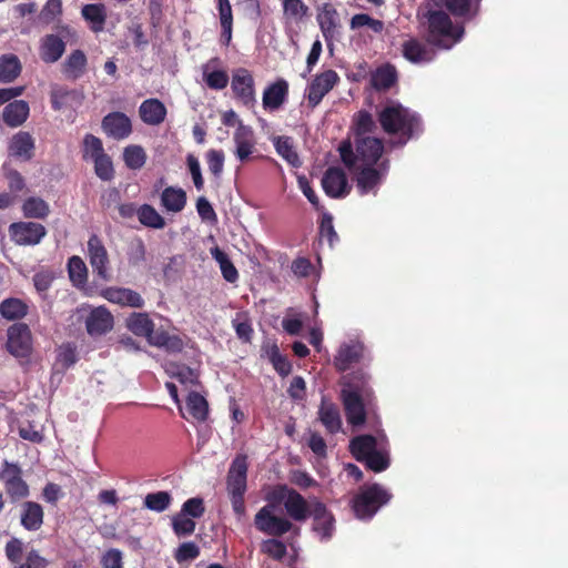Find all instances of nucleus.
Here are the masks:
<instances>
[{"label": "nucleus", "mask_w": 568, "mask_h": 568, "mask_svg": "<svg viewBox=\"0 0 568 568\" xmlns=\"http://www.w3.org/2000/svg\"><path fill=\"white\" fill-rule=\"evenodd\" d=\"M341 400L347 423L361 427L366 423L367 410L375 405V395L371 386V375L364 369H356L343 377Z\"/></svg>", "instance_id": "1"}, {"label": "nucleus", "mask_w": 568, "mask_h": 568, "mask_svg": "<svg viewBox=\"0 0 568 568\" xmlns=\"http://www.w3.org/2000/svg\"><path fill=\"white\" fill-rule=\"evenodd\" d=\"M378 122L388 135H397L394 146H404L423 132L420 116L400 103H392L378 112Z\"/></svg>", "instance_id": "2"}, {"label": "nucleus", "mask_w": 568, "mask_h": 568, "mask_svg": "<svg viewBox=\"0 0 568 568\" xmlns=\"http://www.w3.org/2000/svg\"><path fill=\"white\" fill-rule=\"evenodd\" d=\"M427 26L426 41L442 50H449L462 41L465 29L463 24H454L450 17L443 10L429 9L423 13Z\"/></svg>", "instance_id": "3"}, {"label": "nucleus", "mask_w": 568, "mask_h": 568, "mask_svg": "<svg viewBox=\"0 0 568 568\" xmlns=\"http://www.w3.org/2000/svg\"><path fill=\"white\" fill-rule=\"evenodd\" d=\"M342 162L353 169L357 162L363 165H376L384 153V142L379 138H356L354 146L349 140L342 141L338 146Z\"/></svg>", "instance_id": "4"}, {"label": "nucleus", "mask_w": 568, "mask_h": 568, "mask_svg": "<svg viewBox=\"0 0 568 568\" xmlns=\"http://www.w3.org/2000/svg\"><path fill=\"white\" fill-rule=\"evenodd\" d=\"M248 463L245 454H237L226 475V489L232 509L239 519L246 515L244 495L247 489Z\"/></svg>", "instance_id": "5"}, {"label": "nucleus", "mask_w": 568, "mask_h": 568, "mask_svg": "<svg viewBox=\"0 0 568 568\" xmlns=\"http://www.w3.org/2000/svg\"><path fill=\"white\" fill-rule=\"evenodd\" d=\"M390 498L392 495L383 486L375 483L361 488L359 493L352 499V509L356 518L369 520Z\"/></svg>", "instance_id": "6"}, {"label": "nucleus", "mask_w": 568, "mask_h": 568, "mask_svg": "<svg viewBox=\"0 0 568 568\" xmlns=\"http://www.w3.org/2000/svg\"><path fill=\"white\" fill-rule=\"evenodd\" d=\"M275 505L267 503L254 516L255 528L267 536L282 537L297 527L286 517L276 516L274 514Z\"/></svg>", "instance_id": "7"}, {"label": "nucleus", "mask_w": 568, "mask_h": 568, "mask_svg": "<svg viewBox=\"0 0 568 568\" xmlns=\"http://www.w3.org/2000/svg\"><path fill=\"white\" fill-rule=\"evenodd\" d=\"M273 499L282 501L290 519L304 523L311 513L312 498H304L298 491L286 485L278 486L273 493Z\"/></svg>", "instance_id": "8"}, {"label": "nucleus", "mask_w": 568, "mask_h": 568, "mask_svg": "<svg viewBox=\"0 0 568 568\" xmlns=\"http://www.w3.org/2000/svg\"><path fill=\"white\" fill-rule=\"evenodd\" d=\"M308 518L312 519L311 530L321 541H329L336 531V519L332 510L317 497L312 498Z\"/></svg>", "instance_id": "9"}, {"label": "nucleus", "mask_w": 568, "mask_h": 568, "mask_svg": "<svg viewBox=\"0 0 568 568\" xmlns=\"http://www.w3.org/2000/svg\"><path fill=\"white\" fill-rule=\"evenodd\" d=\"M6 348L16 358L30 357L33 349V338L28 324L18 322L8 327Z\"/></svg>", "instance_id": "10"}, {"label": "nucleus", "mask_w": 568, "mask_h": 568, "mask_svg": "<svg viewBox=\"0 0 568 568\" xmlns=\"http://www.w3.org/2000/svg\"><path fill=\"white\" fill-rule=\"evenodd\" d=\"M0 480L4 485V490L12 503L24 499L29 496V485L22 478V470L17 464L4 460L0 471Z\"/></svg>", "instance_id": "11"}, {"label": "nucleus", "mask_w": 568, "mask_h": 568, "mask_svg": "<svg viewBox=\"0 0 568 568\" xmlns=\"http://www.w3.org/2000/svg\"><path fill=\"white\" fill-rule=\"evenodd\" d=\"M231 89L234 98L243 105L252 108L256 103L255 81L245 68H237L232 73Z\"/></svg>", "instance_id": "12"}, {"label": "nucleus", "mask_w": 568, "mask_h": 568, "mask_svg": "<svg viewBox=\"0 0 568 568\" xmlns=\"http://www.w3.org/2000/svg\"><path fill=\"white\" fill-rule=\"evenodd\" d=\"M88 257L93 273L102 281L111 280L110 258L106 247L97 234L88 240Z\"/></svg>", "instance_id": "13"}, {"label": "nucleus", "mask_w": 568, "mask_h": 568, "mask_svg": "<svg viewBox=\"0 0 568 568\" xmlns=\"http://www.w3.org/2000/svg\"><path fill=\"white\" fill-rule=\"evenodd\" d=\"M9 234L18 245H37L47 235V230L40 223L14 222L9 226Z\"/></svg>", "instance_id": "14"}, {"label": "nucleus", "mask_w": 568, "mask_h": 568, "mask_svg": "<svg viewBox=\"0 0 568 568\" xmlns=\"http://www.w3.org/2000/svg\"><path fill=\"white\" fill-rule=\"evenodd\" d=\"M339 77L329 69L315 75L307 87V102L311 108L317 106L323 98L337 84Z\"/></svg>", "instance_id": "15"}, {"label": "nucleus", "mask_w": 568, "mask_h": 568, "mask_svg": "<svg viewBox=\"0 0 568 568\" xmlns=\"http://www.w3.org/2000/svg\"><path fill=\"white\" fill-rule=\"evenodd\" d=\"M388 166L389 161L387 159L382 161L378 168H375V165H363L356 175V186L358 192L362 195L375 192L376 187L386 175Z\"/></svg>", "instance_id": "16"}, {"label": "nucleus", "mask_w": 568, "mask_h": 568, "mask_svg": "<svg viewBox=\"0 0 568 568\" xmlns=\"http://www.w3.org/2000/svg\"><path fill=\"white\" fill-rule=\"evenodd\" d=\"M101 128L108 136L118 141L126 139L132 133L130 118L119 111L106 114L102 119Z\"/></svg>", "instance_id": "17"}, {"label": "nucleus", "mask_w": 568, "mask_h": 568, "mask_svg": "<svg viewBox=\"0 0 568 568\" xmlns=\"http://www.w3.org/2000/svg\"><path fill=\"white\" fill-rule=\"evenodd\" d=\"M113 315L104 306L93 308L85 318V329L92 337L106 334L113 328Z\"/></svg>", "instance_id": "18"}, {"label": "nucleus", "mask_w": 568, "mask_h": 568, "mask_svg": "<svg viewBox=\"0 0 568 568\" xmlns=\"http://www.w3.org/2000/svg\"><path fill=\"white\" fill-rule=\"evenodd\" d=\"M290 85L288 82L280 78L273 83L268 84L263 92L262 104L264 110L274 112L282 108L288 98Z\"/></svg>", "instance_id": "19"}, {"label": "nucleus", "mask_w": 568, "mask_h": 568, "mask_svg": "<svg viewBox=\"0 0 568 568\" xmlns=\"http://www.w3.org/2000/svg\"><path fill=\"white\" fill-rule=\"evenodd\" d=\"M325 193L334 199L344 197L349 193L348 181L341 168H328L322 179Z\"/></svg>", "instance_id": "20"}, {"label": "nucleus", "mask_w": 568, "mask_h": 568, "mask_svg": "<svg viewBox=\"0 0 568 568\" xmlns=\"http://www.w3.org/2000/svg\"><path fill=\"white\" fill-rule=\"evenodd\" d=\"M402 54L407 61L415 64L429 63L436 57L435 50L417 38H409L402 43Z\"/></svg>", "instance_id": "21"}, {"label": "nucleus", "mask_w": 568, "mask_h": 568, "mask_svg": "<svg viewBox=\"0 0 568 568\" xmlns=\"http://www.w3.org/2000/svg\"><path fill=\"white\" fill-rule=\"evenodd\" d=\"M166 114V106L155 98L144 100L139 108L140 119L148 125H160L164 122Z\"/></svg>", "instance_id": "22"}, {"label": "nucleus", "mask_w": 568, "mask_h": 568, "mask_svg": "<svg viewBox=\"0 0 568 568\" xmlns=\"http://www.w3.org/2000/svg\"><path fill=\"white\" fill-rule=\"evenodd\" d=\"M34 140L29 132L20 131L16 133L9 144L11 156L22 161H30L34 155Z\"/></svg>", "instance_id": "23"}, {"label": "nucleus", "mask_w": 568, "mask_h": 568, "mask_svg": "<svg viewBox=\"0 0 568 568\" xmlns=\"http://www.w3.org/2000/svg\"><path fill=\"white\" fill-rule=\"evenodd\" d=\"M65 51V42L57 34H47L41 39L39 54L44 63H54Z\"/></svg>", "instance_id": "24"}, {"label": "nucleus", "mask_w": 568, "mask_h": 568, "mask_svg": "<svg viewBox=\"0 0 568 568\" xmlns=\"http://www.w3.org/2000/svg\"><path fill=\"white\" fill-rule=\"evenodd\" d=\"M282 10L286 27L298 26L310 14V8L303 0H282Z\"/></svg>", "instance_id": "25"}, {"label": "nucleus", "mask_w": 568, "mask_h": 568, "mask_svg": "<svg viewBox=\"0 0 568 568\" xmlns=\"http://www.w3.org/2000/svg\"><path fill=\"white\" fill-rule=\"evenodd\" d=\"M317 22L326 42L338 33V12L331 3H324L317 14Z\"/></svg>", "instance_id": "26"}, {"label": "nucleus", "mask_w": 568, "mask_h": 568, "mask_svg": "<svg viewBox=\"0 0 568 568\" xmlns=\"http://www.w3.org/2000/svg\"><path fill=\"white\" fill-rule=\"evenodd\" d=\"M318 419L329 434H336L342 429L341 413L336 404L322 398L318 408Z\"/></svg>", "instance_id": "27"}, {"label": "nucleus", "mask_w": 568, "mask_h": 568, "mask_svg": "<svg viewBox=\"0 0 568 568\" xmlns=\"http://www.w3.org/2000/svg\"><path fill=\"white\" fill-rule=\"evenodd\" d=\"M43 508L36 501H24L21 505L20 524L29 531L39 530L43 524Z\"/></svg>", "instance_id": "28"}, {"label": "nucleus", "mask_w": 568, "mask_h": 568, "mask_svg": "<svg viewBox=\"0 0 568 568\" xmlns=\"http://www.w3.org/2000/svg\"><path fill=\"white\" fill-rule=\"evenodd\" d=\"M363 345L359 343L343 344L334 359L338 372L347 371L353 364L358 363L363 357Z\"/></svg>", "instance_id": "29"}, {"label": "nucleus", "mask_w": 568, "mask_h": 568, "mask_svg": "<svg viewBox=\"0 0 568 568\" xmlns=\"http://www.w3.org/2000/svg\"><path fill=\"white\" fill-rule=\"evenodd\" d=\"M235 143V156L241 161L245 162L254 151L255 141L254 134L251 128L240 125L234 132L233 136Z\"/></svg>", "instance_id": "30"}, {"label": "nucleus", "mask_w": 568, "mask_h": 568, "mask_svg": "<svg viewBox=\"0 0 568 568\" xmlns=\"http://www.w3.org/2000/svg\"><path fill=\"white\" fill-rule=\"evenodd\" d=\"M82 18L88 22L92 32L99 33L104 30L108 12L103 3H88L81 9Z\"/></svg>", "instance_id": "31"}, {"label": "nucleus", "mask_w": 568, "mask_h": 568, "mask_svg": "<svg viewBox=\"0 0 568 568\" xmlns=\"http://www.w3.org/2000/svg\"><path fill=\"white\" fill-rule=\"evenodd\" d=\"M103 296L108 301L123 306L141 308L144 305L142 296L131 288L111 287L105 290Z\"/></svg>", "instance_id": "32"}, {"label": "nucleus", "mask_w": 568, "mask_h": 568, "mask_svg": "<svg viewBox=\"0 0 568 568\" xmlns=\"http://www.w3.org/2000/svg\"><path fill=\"white\" fill-rule=\"evenodd\" d=\"M30 108L23 100L9 102L2 112L3 122L10 128H17L23 124L29 116Z\"/></svg>", "instance_id": "33"}, {"label": "nucleus", "mask_w": 568, "mask_h": 568, "mask_svg": "<svg viewBox=\"0 0 568 568\" xmlns=\"http://www.w3.org/2000/svg\"><path fill=\"white\" fill-rule=\"evenodd\" d=\"M377 449V439L375 436L365 434L351 439L349 452L357 462H363L368 455Z\"/></svg>", "instance_id": "34"}, {"label": "nucleus", "mask_w": 568, "mask_h": 568, "mask_svg": "<svg viewBox=\"0 0 568 568\" xmlns=\"http://www.w3.org/2000/svg\"><path fill=\"white\" fill-rule=\"evenodd\" d=\"M397 82L396 68L386 63L375 70L371 77V84L376 91H388Z\"/></svg>", "instance_id": "35"}, {"label": "nucleus", "mask_w": 568, "mask_h": 568, "mask_svg": "<svg viewBox=\"0 0 568 568\" xmlns=\"http://www.w3.org/2000/svg\"><path fill=\"white\" fill-rule=\"evenodd\" d=\"M186 193L182 187L168 186L161 193V205L168 212H181L186 205Z\"/></svg>", "instance_id": "36"}, {"label": "nucleus", "mask_w": 568, "mask_h": 568, "mask_svg": "<svg viewBox=\"0 0 568 568\" xmlns=\"http://www.w3.org/2000/svg\"><path fill=\"white\" fill-rule=\"evenodd\" d=\"M88 59L85 53L80 50H73L63 63V73L68 79H80L87 69Z\"/></svg>", "instance_id": "37"}, {"label": "nucleus", "mask_w": 568, "mask_h": 568, "mask_svg": "<svg viewBox=\"0 0 568 568\" xmlns=\"http://www.w3.org/2000/svg\"><path fill=\"white\" fill-rule=\"evenodd\" d=\"M22 71V64L18 55L13 53L2 54L0 57V82H13Z\"/></svg>", "instance_id": "38"}, {"label": "nucleus", "mask_w": 568, "mask_h": 568, "mask_svg": "<svg viewBox=\"0 0 568 568\" xmlns=\"http://www.w3.org/2000/svg\"><path fill=\"white\" fill-rule=\"evenodd\" d=\"M376 129V122L368 111L359 110L354 114L352 123L354 140L356 138H368V134L374 133Z\"/></svg>", "instance_id": "39"}, {"label": "nucleus", "mask_w": 568, "mask_h": 568, "mask_svg": "<svg viewBox=\"0 0 568 568\" xmlns=\"http://www.w3.org/2000/svg\"><path fill=\"white\" fill-rule=\"evenodd\" d=\"M28 305L20 298L9 297L0 303V314L7 321H20L28 314Z\"/></svg>", "instance_id": "40"}, {"label": "nucleus", "mask_w": 568, "mask_h": 568, "mask_svg": "<svg viewBox=\"0 0 568 568\" xmlns=\"http://www.w3.org/2000/svg\"><path fill=\"white\" fill-rule=\"evenodd\" d=\"M276 152L293 168H300L302 162L294 149L293 140L290 136H276L273 140Z\"/></svg>", "instance_id": "41"}, {"label": "nucleus", "mask_w": 568, "mask_h": 568, "mask_svg": "<svg viewBox=\"0 0 568 568\" xmlns=\"http://www.w3.org/2000/svg\"><path fill=\"white\" fill-rule=\"evenodd\" d=\"M211 255L219 263L223 278L229 283H235L239 280V272L229 255L219 246L211 248Z\"/></svg>", "instance_id": "42"}, {"label": "nucleus", "mask_w": 568, "mask_h": 568, "mask_svg": "<svg viewBox=\"0 0 568 568\" xmlns=\"http://www.w3.org/2000/svg\"><path fill=\"white\" fill-rule=\"evenodd\" d=\"M126 327L134 335L148 338L154 328V323L146 313H133L126 320Z\"/></svg>", "instance_id": "43"}, {"label": "nucleus", "mask_w": 568, "mask_h": 568, "mask_svg": "<svg viewBox=\"0 0 568 568\" xmlns=\"http://www.w3.org/2000/svg\"><path fill=\"white\" fill-rule=\"evenodd\" d=\"M22 213L27 219L44 220L50 214V206L43 199L30 196L22 204Z\"/></svg>", "instance_id": "44"}, {"label": "nucleus", "mask_w": 568, "mask_h": 568, "mask_svg": "<svg viewBox=\"0 0 568 568\" xmlns=\"http://www.w3.org/2000/svg\"><path fill=\"white\" fill-rule=\"evenodd\" d=\"M166 372L181 384L196 385L199 383V373L185 364L169 363Z\"/></svg>", "instance_id": "45"}, {"label": "nucleus", "mask_w": 568, "mask_h": 568, "mask_svg": "<svg viewBox=\"0 0 568 568\" xmlns=\"http://www.w3.org/2000/svg\"><path fill=\"white\" fill-rule=\"evenodd\" d=\"M186 407L190 415L197 422H204L209 415V404L197 392H191L186 398Z\"/></svg>", "instance_id": "46"}, {"label": "nucleus", "mask_w": 568, "mask_h": 568, "mask_svg": "<svg viewBox=\"0 0 568 568\" xmlns=\"http://www.w3.org/2000/svg\"><path fill=\"white\" fill-rule=\"evenodd\" d=\"M138 219L140 223L151 229H163L165 226L164 217L150 204H143L138 209Z\"/></svg>", "instance_id": "47"}, {"label": "nucleus", "mask_w": 568, "mask_h": 568, "mask_svg": "<svg viewBox=\"0 0 568 568\" xmlns=\"http://www.w3.org/2000/svg\"><path fill=\"white\" fill-rule=\"evenodd\" d=\"M68 272L70 281L74 286L81 287L88 280V267L80 256H72L68 262Z\"/></svg>", "instance_id": "48"}, {"label": "nucleus", "mask_w": 568, "mask_h": 568, "mask_svg": "<svg viewBox=\"0 0 568 568\" xmlns=\"http://www.w3.org/2000/svg\"><path fill=\"white\" fill-rule=\"evenodd\" d=\"M123 161L131 170H140L146 162V153L140 145H129L123 151Z\"/></svg>", "instance_id": "49"}, {"label": "nucleus", "mask_w": 568, "mask_h": 568, "mask_svg": "<svg viewBox=\"0 0 568 568\" xmlns=\"http://www.w3.org/2000/svg\"><path fill=\"white\" fill-rule=\"evenodd\" d=\"M104 153L103 143L100 138L91 133L84 135L82 142V159L84 161L93 160Z\"/></svg>", "instance_id": "50"}, {"label": "nucleus", "mask_w": 568, "mask_h": 568, "mask_svg": "<svg viewBox=\"0 0 568 568\" xmlns=\"http://www.w3.org/2000/svg\"><path fill=\"white\" fill-rule=\"evenodd\" d=\"M280 537H273L262 541L261 551L267 555L270 558L281 561L287 554L286 545L278 539Z\"/></svg>", "instance_id": "51"}, {"label": "nucleus", "mask_w": 568, "mask_h": 568, "mask_svg": "<svg viewBox=\"0 0 568 568\" xmlns=\"http://www.w3.org/2000/svg\"><path fill=\"white\" fill-rule=\"evenodd\" d=\"M128 262L131 266H139L146 260V247L141 237L133 239L128 246Z\"/></svg>", "instance_id": "52"}, {"label": "nucleus", "mask_w": 568, "mask_h": 568, "mask_svg": "<svg viewBox=\"0 0 568 568\" xmlns=\"http://www.w3.org/2000/svg\"><path fill=\"white\" fill-rule=\"evenodd\" d=\"M232 326L235 329L236 336L242 342H251L254 331L246 313H237L236 317L232 321Z\"/></svg>", "instance_id": "53"}, {"label": "nucleus", "mask_w": 568, "mask_h": 568, "mask_svg": "<svg viewBox=\"0 0 568 568\" xmlns=\"http://www.w3.org/2000/svg\"><path fill=\"white\" fill-rule=\"evenodd\" d=\"M94 164V173L102 181H111L114 178V168L111 156L106 153L91 160Z\"/></svg>", "instance_id": "54"}, {"label": "nucleus", "mask_w": 568, "mask_h": 568, "mask_svg": "<svg viewBox=\"0 0 568 568\" xmlns=\"http://www.w3.org/2000/svg\"><path fill=\"white\" fill-rule=\"evenodd\" d=\"M362 463L374 473H382L389 467L390 459L387 452L376 449L367 458L363 459Z\"/></svg>", "instance_id": "55"}, {"label": "nucleus", "mask_w": 568, "mask_h": 568, "mask_svg": "<svg viewBox=\"0 0 568 568\" xmlns=\"http://www.w3.org/2000/svg\"><path fill=\"white\" fill-rule=\"evenodd\" d=\"M171 495L168 491L148 494L144 498V506L153 511H164L171 504Z\"/></svg>", "instance_id": "56"}, {"label": "nucleus", "mask_w": 568, "mask_h": 568, "mask_svg": "<svg viewBox=\"0 0 568 568\" xmlns=\"http://www.w3.org/2000/svg\"><path fill=\"white\" fill-rule=\"evenodd\" d=\"M363 27L369 28L375 33H382L384 30V22L378 19L372 18L367 13H357L351 19V29H359Z\"/></svg>", "instance_id": "57"}, {"label": "nucleus", "mask_w": 568, "mask_h": 568, "mask_svg": "<svg viewBox=\"0 0 568 568\" xmlns=\"http://www.w3.org/2000/svg\"><path fill=\"white\" fill-rule=\"evenodd\" d=\"M196 524L193 518L179 513L172 518V529L179 537L190 536L194 532Z\"/></svg>", "instance_id": "58"}, {"label": "nucleus", "mask_w": 568, "mask_h": 568, "mask_svg": "<svg viewBox=\"0 0 568 568\" xmlns=\"http://www.w3.org/2000/svg\"><path fill=\"white\" fill-rule=\"evenodd\" d=\"M203 79L206 85L213 90H223L227 87L229 83V74L224 70H214L209 72L207 65L203 71Z\"/></svg>", "instance_id": "59"}, {"label": "nucleus", "mask_w": 568, "mask_h": 568, "mask_svg": "<svg viewBox=\"0 0 568 568\" xmlns=\"http://www.w3.org/2000/svg\"><path fill=\"white\" fill-rule=\"evenodd\" d=\"M210 172L220 178L224 168V153L222 150L211 149L205 154Z\"/></svg>", "instance_id": "60"}, {"label": "nucleus", "mask_w": 568, "mask_h": 568, "mask_svg": "<svg viewBox=\"0 0 568 568\" xmlns=\"http://www.w3.org/2000/svg\"><path fill=\"white\" fill-rule=\"evenodd\" d=\"M270 361L274 367V369L283 377L287 376L292 372V364L286 358V356L282 355L277 348L274 346L270 353Z\"/></svg>", "instance_id": "61"}, {"label": "nucleus", "mask_w": 568, "mask_h": 568, "mask_svg": "<svg viewBox=\"0 0 568 568\" xmlns=\"http://www.w3.org/2000/svg\"><path fill=\"white\" fill-rule=\"evenodd\" d=\"M58 362L69 368L78 362L77 346L72 343L63 344L59 347Z\"/></svg>", "instance_id": "62"}, {"label": "nucleus", "mask_w": 568, "mask_h": 568, "mask_svg": "<svg viewBox=\"0 0 568 568\" xmlns=\"http://www.w3.org/2000/svg\"><path fill=\"white\" fill-rule=\"evenodd\" d=\"M180 513H182L193 519L202 517L205 513V506H204L203 499L200 497L189 498L182 505Z\"/></svg>", "instance_id": "63"}, {"label": "nucleus", "mask_w": 568, "mask_h": 568, "mask_svg": "<svg viewBox=\"0 0 568 568\" xmlns=\"http://www.w3.org/2000/svg\"><path fill=\"white\" fill-rule=\"evenodd\" d=\"M200 556V548L193 541L183 542L176 549L174 558L178 562L194 560Z\"/></svg>", "instance_id": "64"}]
</instances>
